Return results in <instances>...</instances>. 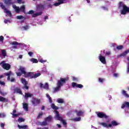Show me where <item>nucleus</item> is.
Returning a JSON list of instances; mask_svg holds the SVG:
<instances>
[{
    "label": "nucleus",
    "instance_id": "f257e3e1",
    "mask_svg": "<svg viewBox=\"0 0 129 129\" xmlns=\"http://www.w3.org/2000/svg\"><path fill=\"white\" fill-rule=\"evenodd\" d=\"M69 80V78L67 77L66 78H60V80L57 81V83L56 84L57 87L54 88L53 92H57L60 90L61 87L67 82Z\"/></svg>",
    "mask_w": 129,
    "mask_h": 129
},
{
    "label": "nucleus",
    "instance_id": "f03ea898",
    "mask_svg": "<svg viewBox=\"0 0 129 129\" xmlns=\"http://www.w3.org/2000/svg\"><path fill=\"white\" fill-rule=\"evenodd\" d=\"M120 8H122V10L121 11V15H126L127 13H129V7H127L125 5H123L121 2L118 4V9H120Z\"/></svg>",
    "mask_w": 129,
    "mask_h": 129
},
{
    "label": "nucleus",
    "instance_id": "7ed1b4c3",
    "mask_svg": "<svg viewBox=\"0 0 129 129\" xmlns=\"http://www.w3.org/2000/svg\"><path fill=\"white\" fill-rule=\"evenodd\" d=\"M39 76H41V74L40 73L34 74V72H28V73H26V75H25V77L26 78L29 77L30 79H33L37 78Z\"/></svg>",
    "mask_w": 129,
    "mask_h": 129
},
{
    "label": "nucleus",
    "instance_id": "20e7f679",
    "mask_svg": "<svg viewBox=\"0 0 129 129\" xmlns=\"http://www.w3.org/2000/svg\"><path fill=\"white\" fill-rule=\"evenodd\" d=\"M12 74H13L12 72H8V73H4L5 76H8L7 80L8 81H10V80L11 82H15V81H16V79H15V78H11V75H12Z\"/></svg>",
    "mask_w": 129,
    "mask_h": 129
},
{
    "label": "nucleus",
    "instance_id": "39448f33",
    "mask_svg": "<svg viewBox=\"0 0 129 129\" xmlns=\"http://www.w3.org/2000/svg\"><path fill=\"white\" fill-rule=\"evenodd\" d=\"M0 65H2L3 68L5 70H10V69H11V64L5 63V61L0 62Z\"/></svg>",
    "mask_w": 129,
    "mask_h": 129
},
{
    "label": "nucleus",
    "instance_id": "423d86ee",
    "mask_svg": "<svg viewBox=\"0 0 129 129\" xmlns=\"http://www.w3.org/2000/svg\"><path fill=\"white\" fill-rule=\"evenodd\" d=\"M31 102L33 105L37 106V105H39L40 103H41V100L37 98H33L32 100H31Z\"/></svg>",
    "mask_w": 129,
    "mask_h": 129
},
{
    "label": "nucleus",
    "instance_id": "0eeeda50",
    "mask_svg": "<svg viewBox=\"0 0 129 129\" xmlns=\"http://www.w3.org/2000/svg\"><path fill=\"white\" fill-rule=\"evenodd\" d=\"M96 113L99 118H108V116L102 112H96Z\"/></svg>",
    "mask_w": 129,
    "mask_h": 129
},
{
    "label": "nucleus",
    "instance_id": "6e6552de",
    "mask_svg": "<svg viewBox=\"0 0 129 129\" xmlns=\"http://www.w3.org/2000/svg\"><path fill=\"white\" fill-rule=\"evenodd\" d=\"M11 45H13L14 46L12 47L13 49H17L18 46L21 45V43L17 42V41H13L11 43Z\"/></svg>",
    "mask_w": 129,
    "mask_h": 129
},
{
    "label": "nucleus",
    "instance_id": "1a4fd4ad",
    "mask_svg": "<svg viewBox=\"0 0 129 129\" xmlns=\"http://www.w3.org/2000/svg\"><path fill=\"white\" fill-rule=\"evenodd\" d=\"M99 59L101 63L103 64H106V60L105 59V57L102 56L101 54H100L99 56Z\"/></svg>",
    "mask_w": 129,
    "mask_h": 129
},
{
    "label": "nucleus",
    "instance_id": "9d476101",
    "mask_svg": "<svg viewBox=\"0 0 129 129\" xmlns=\"http://www.w3.org/2000/svg\"><path fill=\"white\" fill-rule=\"evenodd\" d=\"M72 85L74 88V87H76L77 88H83V86L82 84H77V83L75 82H73Z\"/></svg>",
    "mask_w": 129,
    "mask_h": 129
},
{
    "label": "nucleus",
    "instance_id": "9b49d317",
    "mask_svg": "<svg viewBox=\"0 0 129 129\" xmlns=\"http://www.w3.org/2000/svg\"><path fill=\"white\" fill-rule=\"evenodd\" d=\"M65 1L66 0H57V3H55L54 4V6L55 7H59L60 5H62V4H65Z\"/></svg>",
    "mask_w": 129,
    "mask_h": 129
},
{
    "label": "nucleus",
    "instance_id": "f8f14e48",
    "mask_svg": "<svg viewBox=\"0 0 129 129\" xmlns=\"http://www.w3.org/2000/svg\"><path fill=\"white\" fill-rule=\"evenodd\" d=\"M18 71H20L22 74H24L25 75V76L27 74V72H26V68L23 67H20V68L18 69Z\"/></svg>",
    "mask_w": 129,
    "mask_h": 129
},
{
    "label": "nucleus",
    "instance_id": "ddd939ff",
    "mask_svg": "<svg viewBox=\"0 0 129 129\" xmlns=\"http://www.w3.org/2000/svg\"><path fill=\"white\" fill-rule=\"evenodd\" d=\"M55 118H56L57 120H62V117L60 116L59 112L57 110H55Z\"/></svg>",
    "mask_w": 129,
    "mask_h": 129
},
{
    "label": "nucleus",
    "instance_id": "4468645a",
    "mask_svg": "<svg viewBox=\"0 0 129 129\" xmlns=\"http://www.w3.org/2000/svg\"><path fill=\"white\" fill-rule=\"evenodd\" d=\"M40 88H44V89L48 90L49 89V85L47 83H46L44 85L43 84L40 83Z\"/></svg>",
    "mask_w": 129,
    "mask_h": 129
},
{
    "label": "nucleus",
    "instance_id": "2eb2a0df",
    "mask_svg": "<svg viewBox=\"0 0 129 129\" xmlns=\"http://www.w3.org/2000/svg\"><path fill=\"white\" fill-rule=\"evenodd\" d=\"M100 124L101 125H103L104 126V127H107V128H108V127H111V126H112V124H107L105 122H101L100 123Z\"/></svg>",
    "mask_w": 129,
    "mask_h": 129
},
{
    "label": "nucleus",
    "instance_id": "dca6fc26",
    "mask_svg": "<svg viewBox=\"0 0 129 129\" xmlns=\"http://www.w3.org/2000/svg\"><path fill=\"white\" fill-rule=\"evenodd\" d=\"M13 8L15 10V12L17 14H19V13H20V12L21 11L20 9V7H17L15 5L13 6Z\"/></svg>",
    "mask_w": 129,
    "mask_h": 129
},
{
    "label": "nucleus",
    "instance_id": "f3484780",
    "mask_svg": "<svg viewBox=\"0 0 129 129\" xmlns=\"http://www.w3.org/2000/svg\"><path fill=\"white\" fill-rule=\"evenodd\" d=\"M0 102H8L9 99L0 96Z\"/></svg>",
    "mask_w": 129,
    "mask_h": 129
},
{
    "label": "nucleus",
    "instance_id": "a211bd4d",
    "mask_svg": "<svg viewBox=\"0 0 129 129\" xmlns=\"http://www.w3.org/2000/svg\"><path fill=\"white\" fill-rule=\"evenodd\" d=\"M124 107H127L129 108V102H125L121 106V108H124Z\"/></svg>",
    "mask_w": 129,
    "mask_h": 129
},
{
    "label": "nucleus",
    "instance_id": "6ab92c4d",
    "mask_svg": "<svg viewBox=\"0 0 129 129\" xmlns=\"http://www.w3.org/2000/svg\"><path fill=\"white\" fill-rule=\"evenodd\" d=\"M5 4L6 5H8V6H10L11 5H13V2H12V0H4Z\"/></svg>",
    "mask_w": 129,
    "mask_h": 129
},
{
    "label": "nucleus",
    "instance_id": "aec40b11",
    "mask_svg": "<svg viewBox=\"0 0 129 129\" xmlns=\"http://www.w3.org/2000/svg\"><path fill=\"white\" fill-rule=\"evenodd\" d=\"M18 127H19L20 129H27L28 127L27 125H21L18 124Z\"/></svg>",
    "mask_w": 129,
    "mask_h": 129
},
{
    "label": "nucleus",
    "instance_id": "412c9836",
    "mask_svg": "<svg viewBox=\"0 0 129 129\" xmlns=\"http://www.w3.org/2000/svg\"><path fill=\"white\" fill-rule=\"evenodd\" d=\"M122 94L125 96V97H126L127 98H129V95L126 93V92L124 90H122Z\"/></svg>",
    "mask_w": 129,
    "mask_h": 129
},
{
    "label": "nucleus",
    "instance_id": "4be33fe9",
    "mask_svg": "<svg viewBox=\"0 0 129 129\" xmlns=\"http://www.w3.org/2000/svg\"><path fill=\"white\" fill-rule=\"evenodd\" d=\"M23 108L26 111L29 110V107L28 106V103L23 104Z\"/></svg>",
    "mask_w": 129,
    "mask_h": 129
},
{
    "label": "nucleus",
    "instance_id": "5701e85b",
    "mask_svg": "<svg viewBox=\"0 0 129 129\" xmlns=\"http://www.w3.org/2000/svg\"><path fill=\"white\" fill-rule=\"evenodd\" d=\"M37 9L38 10H44V9H45V6L43 5L40 4L37 5Z\"/></svg>",
    "mask_w": 129,
    "mask_h": 129
},
{
    "label": "nucleus",
    "instance_id": "b1692460",
    "mask_svg": "<svg viewBox=\"0 0 129 129\" xmlns=\"http://www.w3.org/2000/svg\"><path fill=\"white\" fill-rule=\"evenodd\" d=\"M15 91H16V92H17V93H19V94H23L22 90L19 88H16L15 90Z\"/></svg>",
    "mask_w": 129,
    "mask_h": 129
},
{
    "label": "nucleus",
    "instance_id": "393cba45",
    "mask_svg": "<svg viewBox=\"0 0 129 129\" xmlns=\"http://www.w3.org/2000/svg\"><path fill=\"white\" fill-rule=\"evenodd\" d=\"M45 120L46 122L47 121H51V120H52V116L49 115L48 117L45 118Z\"/></svg>",
    "mask_w": 129,
    "mask_h": 129
},
{
    "label": "nucleus",
    "instance_id": "a878e982",
    "mask_svg": "<svg viewBox=\"0 0 129 129\" xmlns=\"http://www.w3.org/2000/svg\"><path fill=\"white\" fill-rule=\"evenodd\" d=\"M42 15V12L35 13L32 15L33 18H36V17H38V16H41Z\"/></svg>",
    "mask_w": 129,
    "mask_h": 129
},
{
    "label": "nucleus",
    "instance_id": "bb28decb",
    "mask_svg": "<svg viewBox=\"0 0 129 129\" xmlns=\"http://www.w3.org/2000/svg\"><path fill=\"white\" fill-rule=\"evenodd\" d=\"M33 96V94H30L29 93H25V98H29V97H31Z\"/></svg>",
    "mask_w": 129,
    "mask_h": 129
},
{
    "label": "nucleus",
    "instance_id": "cd10ccee",
    "mask_svg": "<svg viewBox=\"0 0 129 129\" xmlns=\"http://www.w3.org/2000/svg\"><path fill=\"white\" fill-rule=\"evenodd\" d=\"M21 82L24 85H26V84H28V82L24 78L21 79Z\"/></svg>",
    "mask_w": 129,
    "mask_h": 129
},
{
    "label": "nucleus",
    "instance_id": "c85d7f7f",
    "mask_svg": "<svg viewBox=\"0 0 129 129\" xmlns=\"http://www.w3.org/2000/svg\"><path fill=\"white\" fill-rule=\"evenodd\" d=\"M20 11L21 12H22V13H25V10H26V7H25L24 5L21 6L20 8Z\"/></svg>",
    "mask_w": 129,
    "mask_h": 129
},
{
    "label": "nucleus",
    "instance_id": "c756f323",
    "mask_svg": "<svg viewBox=\"0 0 129 129\" xmlns=\"http://www.w3.org/2000/svg\"><path fill=\"white\" fill-rule=\"evenodd\" d=\"M51 108H52V109H55V110H57V109H59V108H58V107H57V106L55 105V104L52 103L51 104Z\"/></svg>",
    "mask_w": 129,
    "mask_h": 129
},
{
    "label": "nucleus",
    "instance_id": "7c9ffc66",
    "mask_svg": "<svg viewBox=\"0 0 129 129\" xmlns=\"http://www.w3.org/2000/svg\"><path fill=\"white\" fill-rule=\"evenodd\" d=\"M4 13L7 14L8 17H12V12H11V11L7 10Z\"/></svg>",
    "mask_w": 129,
    "mask_h": 129
},
{
    "label": "nucleus",
    "instance_id": "2f4dec72",
    "mask_svg": "<svg viewBox=\"0 0 129 129\" xmlns=\"http://www.w3.org/2000/svg\"><path fill=\"white\" fill-rule=\"evenodd\" d=\"M29 28H30V26L29 25H25L24 26H23L22 27V29H23L24 31H27L29 30Z\"/></svg>",
    "mask_w": 129,
    "mask_h": 129
},
{
    "label": "nucleus",
    "instance_id": "473e14b6",
    "mask_svg": "<svg viewBox=\"0 0 129 129\" xmlns=\"http://www.w3.org/2000/svg\"><path fill=\"white\" fill-rule=\"evenodd\" d=\"M82 114H83V111H77V115L78 116H82Z\"/></svg>",
    "mask_w": 129,
    "mask_h": 129
},
{
    "label": "nucleus",
    "instance_id": "72a5a7b5",
    "mask_svg": "<svg viewBox=\"0 0 129 129\" xmlns=\"http://www.w3.org/2000/svg\"><path fill=\"white\" fill-rule=\"evenodd\" d=\"M112 126H116V125H118V123H117L116 121L113 120L111 121Z\"/></svg>",
    "mask_w": 129,
    "mask_h": 129
},
{
    "label": "nucleus",
    "instance_id": "f704fd0d",
    "mask_svg": "<svg viewBox=\"0 0 129 129\" xmlns=\"http://www.w3.org/2000/svg\"><path fill=\"white\" fill-rule=\"evenodd\" d=\"M1 52H2V55H3V56H4V57H6V56H7V51H6V50L2 49L1 50Z\"/></svg>",
    "mask_w": 129,
    "mask_h": 129
},
{
    "label": "nucleus",
    "instance_id": "c9c22d12",
    "mask_svg": "<svg viewBox=\"0 0 129 129\" xmlns=\"http://www.w3.org/2000/svg\"><path fill=\"white\" fill-rule=\"evenodd\" d=\"M129 53V49L125 51L124 52H123L121 54V56H126L127 54Z\"/></svg>",
    "mask_w": 129,
    "mask_h": 129
},
{
    "label": "nucleus",
    "instance_id": "e433bc0d",
    "mask_svg": "<svg viewBox=\"0 0 129 129\" xmlns=\"http://www.w3.org/2000/svg\"><path fill=\"white\" fill-rule=\"evenodd\" d=\"M72 120H74V121H80L81 120V117H76L72 119Z\"/></svg>",
    "mask_w": 129,
    "mask_h": 129
},
{
    "label": "nucleus",
    "instance_id": "4c0bfd02",
    "mask_svg": "<svg viewBox=\"0 0 129 129\" xmlns=\"http://www.w3.org/2000/svg\"><path fill=\"white\" fill-rule=\"evenodd\" d=\"M24 121H25V119H24L22 117H19L18 119V122H24Z\"/></svg>",
    "mask_w": 129,
    "mask_h": 129
},
{
    "label": "nucleus",
    "instance_id": "58836bf2",
    "mask_svg": "<svg viewBox=\"0 0 129 129\" xmlns=\"http://www.w3.org/2000/svg\"><path fill=\"white\" fill-rule=\"evenodd\" d=\"M30 61L31 62H32L33 63H38V59L34 58H32L30 59Z\"/></svg>",
    "mask_w": 129,
    "mask_h": 129
},
{
    "label": "nucleus",
    "instance_id": "ea45409f",
    "mask_svg": "<svg viewBox=\"0 0 129 129\" xmlns=\"http://www.w3.org/2000/svg\"><path fill=\"white\" fill-rule=\"evenodd\" d=\"M48 123L46 121V120L41 122V126H45V125H47Z\"/></svg>",
    "mask_w": 129,
    "mask_h": 129
},
{
    "label": "nucleus",
    "instance_id": "a19ab883",
    "mask_svg": "<svg viewBox=\"0 0 129 129\" xmlns=\"http://www.w3.org/2000/svg\"><path fill=\"white\" fill-rule=\"evenodd\" d=\"M116 49H117V50H122V49H123V46L122 45L117 46L116 47Z\"/></svg>",
    "mask_w": 129,
    "mask_h": 129
},
{
    "label": "nucleus",
    "instance_id": "79ce46f5",
    "mask_svg": "<svg viewBox=\"0 0 129 129\" xmlns=\"http://www.w3.org/2000/svg\"><path fill=\"white\" fill-rule=\"evenodd\" d=\"M1 7L2 8V10H4V12H6L8 10V9H7V8H6V6H5V5H4L3 4H1Z\"/></svg>",
    "mask_w": 129,
    "mask_h": 129
},
{
    "label": "nucleus",
    "instance_id": "37998d69",
    "mask_svg": "<svg viewBox=\"0 0 129 129\" xmlns=\"http://www.w3.org/2000/svg\"><path fill=\"white\" fill-rule=\"evenodd\" d=\"M58 103H64V100L63 99H57Z\"/></svg>",
    "mask_w": 129,
    "mask_h": 129
},
{
    "label": "nucleus",
    "instance_id": "c03bdc74",
    "mask_svg": "<svg viewBox=\"0 0 129 129\" xmlns=\"http://www.w3.org/2000/svg\"><path fill=\"white\" fill-rule=\"evenodd\" d=\"M60 121H61V122L62 123V124H63V125H66L67 124V122H66V121L65 120L63 119V118H62V119Z\"/></svg>",
    "mask_w": 129,
    "mask_h": 129
},
{
    "label": "nucleus",
    "instance_id": "a18cd8bd",
    "mask_svg": "<svg viewBox=\"0 0 129 129\" xmlns=\"http://www.w3.org/2000/svg\"><path fill=\"white\" fill-rule=\"evenodd\" d=\"M16 18L17 20H22V19H24V16L20 15L17 16Z\"/></svg>",
    "mask_w": 129,
    "mask_h": 129
},
{
    "label": "nucleus",
    "instance_id": "49530a36",
    "mask_svg": "<svg viewBox=\"0 0 129 129\" xmlns=\"http://www.w3.org/2000/svg\"><path fill=\"white\" fill-rule=\"evenodd\" d=\"M43 116V112H40L38 114V115L37 116V118L39 119V118H41V116Z\"/></svg>",
    "mask_w": 129,
    "mask_h": 129
},
{
    "label": "nucleus",
    "instance_id": "de8ad7c7",
    "mask_svg": "<svg viewBox=\"0 0 129 129\" xmlns=\"http://www.w3.org/2000/svg\"><path fill=\"white\" fill-rule=\"evenodd\" d=\"M23 88V89H26L27 90H28V89H29V87L28 86V84L24 85Z\"/></svg>",
    "mask_w": 129,
    "mask_h": 129
},
{
    "label": "nucleus",
    "instance_id": "09e8293b",
    "mask_svg": "<svg viewBox=\"0 0 129 129\" xmlns=\"http://www.w3.org/2000/svg\"><path fill=\"white\" fill-rule=\"evenodd\" d=\"M0 117H6V114L4 113H0Z\"/></svg>",
    "mask_w": 129,
    "mask_h": 129
},
{
    "label": "nucleus",
    "instance_id": "8fccbe9b",
    "mask_svg": "<svg viewBox=\"0 0 129 129\" xmlns=\"http://www.w3.org/2000/svg\"><path fill=\"white\" fill-rule=\"evenodd\" d=\"M0 85H3V86H5L6 85V83L4 81H2L0 80Z\"/></svg>",
    "mask_w": 129,
    "mask_h": 129
},
{
    "label": "nucleus",
    "instance_id": "3c124183",
    "mask_svg": "<svg viewBox=\"0 0 129 129\" xmlns=\"http://www.w3.org/2000/svg\"><path fill=\"white\" fill-rule=\"evenodd\" d=\"M105 79L102 78H99V82L102 83L104 81Z\"/></svg>",
    "mask_w": 129,
    "mask_h": 129
},
{
    "label": "nucleus",
    "instance_id": "603ef678",
    "mask_svg": "<svg viewBox=\"0 0 129 129\" xmlns=\"http://www.w3.org/2000/svg\"><path fill=\"white\" fill-rule=\"evenodd\" d=\"M5 38L3 36H0V42H4Z\"/></svg>",
    "mask_w": 129,
    "mask_h": 129
},
{
    "label": "nucleus",
    "instance_id": "864d4df0",
    "mask_svg": "<svg viewBox=\"0 0 129 129\" xmlns=\"http://www.w3.org/2000/svg\"><path fill=\"white\" fill-rule=\"evenodd\" d=\"M39 62H40V63H45V62H47V60L41 59L39 60Z\"/></svg>",
    "mask_w": 129,
    "mask_h": 129
},
{
    "label": "nucleus",
    "instance_id": "5fc2aeb1",
    "mask_svg": "<svg viewBox=\"0 0 129 129\" xmlns=\"http://www.w3.org/2000/svg\"><path fill=\"white\" fill-rule=\"evenodd\" d=\"M12 115H13V117H17V116H19V115H20V114L13 113V114H12Z\"/></svg>",
    "mask_w": 129,
    "mask_h": 129
},
{
    "label": "nucleus",
    "instance_id": "6e6d98bb",
    "mask_svg": "<svg viewBox=\"0 0 129 129\" xmlns=\"http://www.w3.org/2000/svg\"><path fill=\"white\" fill-rule=\"evenodd\" d=\"M28 14H29V15H33V14H34V11L30 10V11H29Z\"/></svg>",
    "mask_w": 129,
    "mask_h": 129
},
{
    "label": "nucleus",
    "instance_id": "4d7b16f0",
    "mask_svg": "<svg viewBox=\"0 0 129 129\" xmlns=\"http://www.w3.org/2000/svg\"><path fill=\"white\" fill-rule=\"evenodd\" d=\"M22 73L21 72H18V73H16V75L18 76H22Z\"/></svg>",
    "mask_w": 129,
    "mask_h": 129
},
{
    "label": "nucleus",
    "instance_id": "13d9d810",
    "mask_svg": "<svg viewBox=\"0 0 129 129\" xmlns=\"http://www.w3.org/2000/svg\"><path fill=\"white\" fill-rule=\"evenodd\" d=\"M1 127H2V128H5V123H1Z\"/></svg>",
    "mask_w": 129,
    "mask_h": 129
},
{
    "label": "nucleus",
    "instance_id": "bf43d9fd",
    "mask_svg": "<svg viewBox=\"0 0 129 129\" xmlns=\"http://www.w3.org/2000/svg\"><path fill=\"white\" fill-rule=\"evenodd\" d=\"M28 55H29L30 56V57H32V56H33V52H28Z\"/></svg>",
    "mask_w": 129,
    "mask_h": 129
},
{
    "label": "nucleus",
    "instance_id": "052dcab7",
    "mask_svg": "<svg viewBox=\"0 0 129 129\" xmlns=\"http://www.w3.org/2000/svg\"><path fill=\"white\" fill-rule=\"evenodd\" d=\"M56 125L57 127H58V128H61V127H62V126H61L60 124H57Z\"/></svg>",
    "mask_w": 129,
    "mask_h": 129
},
{
    "label": "nucleus",
    "instance_id": "680f3d73",
    "mask_svg": "<svg viewBox=\"0 0 129 129\" xmlns=\"http://www.w3.org/2000/svg\"><path fill=\"white\" fill-rule=\"evenodd\" d=\"M48 99H49V101L50 103H52V98H51V97H50Z\"/></svg>",
    "mask_w": 129,
    "mask_h": 129
},
{
    "label": "nucleus",
    "instance_id": "e2e57ef3",
    "mask_svg": "<svg viewBox=\"0 0 129 129\" xmlns=\"http://www.w3.org/2000/svg\"><path fill=\"white\" fill-rule=\"evenodd\" d=\"M113 76L114 77H117V76H118V74H116V73H115V74H114Z\"/></svg>",
    "mask_w": 129,
    "mask_h": 129
},
{
    "label": "nucleus",
    "instance_id": "0e129e2a",
    "mask_svg": "<svg viewBox=\"0 0 129 129\" xmlns=\"http://www.w3.org/2000/svg\"><path fill=\"white\" fill-rule=\"evenodd\" d=\"M44 19V20H48L49 19V17H48V16H45Z\"/></svg>",
    "mask_w": 129,
    "mask_h": 129
},
{
    "label": "nucleus",
    "instance_id": "69168bd1",
    "mask_svg": "<svg viewBox=\"0 0 129 129\" xmlns=\"http://www.w3.org/2000/svg\"><path fill=\"white\" fill-rule=\"evenodd\" d=\"M127 73H129V63H128V68L127 69Z\"/></svg>",
    "mask_w": 129,
    "mask_h": 129
},
{
    "label": "nucleus",
    "instance_id": "338daca9",
    "mask_svg": "<svg viewBox=\"0 0 129 129\" xmlns=\"http://www.w3.org/2000/svg\"><path fill=\"white\" fill-rule=\"evenodd\" d=\"M47 7L48 8H52V5L49 4L47 5Z\"/></svg>",
    "mask_w": 129,
    "mask_h": 129
},
{
    "label": "nucleus",
    "instance_id": "774afa93",
    "mask_svg": "<svg viewBox=\"0 0 129 129\" xmlns=\"http://www.w3.org/2000/svg\"><path fill=\"white\" fill-rule=\"evenodd\" d=\"M38 125H41L42 126V122L38 121Z\"/></svg>",
    "mask_w": 129,
    "mask_h": 129
}]
</instances>
